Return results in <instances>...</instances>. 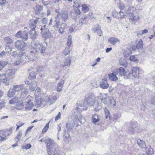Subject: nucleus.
Listing matches in <instances>:
<instances>
[{
    "instance_id": "obj_1",
    "label": "nucleus",
    "mask_w": 155,
    "mask_h": 155,
    "mask_svg": "<svg viewBox=\"0 0 155 155\" xmlns=\"http://www.w3.org/2000/svg\"><path fill=\"white\" fill-rule=\"evenodd\" d=\"M43 141L47 143V149L48 155H58L57 152L58 149V145L56 142H54L53 140L48 137Z\"/></svg>"
},
{
    "instance_id": "obj_2",
    "label": "nucleus",
    "mask_w": 155,
    "mask_h": 155,
    "mask_svg": "<svg viewBox=\"0 0 155 155\" xmlns=\"http://www.w3.org/2000/svg\"><path fill=\"white\" fill-rule=\"evenodd\" d=\"M68 16L66 11H62L59 13L55 16L54 21V24L53 27L55 28H58L60 25V23L65 21L68 19Z\"/></svg>"
},
{
    "instance_id": "obj_3",
    "label": "nucleus",
    "mask_w": 155,
    "mask_h": 155,
    "mask_svg": "<svg viewBox=\"0 0 155 155\" xmlns=\"http://www.w3.org/2000/svg\"><path fill=\"white\" fill-rule=\"evenodd\" d=\"M85 100L87 106L93 105L95 102V96L93 93H89L86 95Z\"/></svg>"
},
{
    "instance_id": "obj_4",
    "label": "nucleus",
    "mask_w": 155,
    "mask_h": 155,
    "mask_svg": "<svg viewBox=\"0 0 155 155\" xmlns=\"http://www.w3.org/2000/svg\"><path fill=\"white\" fill-rule=\"evenodd\" d=\"M36 52L35 50H34L33 51H31L29 54V56H27L26 57V56L24 55V52L20 51V53L18 54V56L21 57L23 59L25 58V61H31L33 60V58L34 57ZM23 60H24L23 59Z\"/></svg>"
},
{
    "instance_id": "obj_5",
    "label": "nucleus",
    "mask_w": 155,
    "mask_h": 155,
    "mask_svg": "<svg viewBox=\"0 0 155 155\" xmlns=\"http://www.w3.org/2000/svg\"><path fill=\"white\" fill-rule=\"evenodd\" d=\"M15 47L18 49L24 51L27 48V44L21 40H17L15 42Z\"/></svg>"
},
{
    "instance_id": "obj_6",
    "label": "nucleus",
    "mask_w": 155,
    "mask_h": 155,
    "mask_svg": "<svg viewBox=\"0 0 155 155\" xmlns=\"http://www.w3.org/2000/svg\"><path fill=\"white\" fill-rule=\"evenodd\" d=\"M40 71V67H37V68H31L29 70V74L28 77L29 79L31 80H34L36 77V75L37 73L39 72Z\"/></svg>"
},
{
    "instance_id": "obj_7",
    "label": "nucleus",
    "mask_w": 155,
    "mask_h": 155,
    "mask_svg": "<svg viewBox=\"0 0 155 155\" xmlns=\"http://www.w3.org/2000/svg\"><path fill=\"white\" fill-rule=\"evenodd\" d=\"M34 50L40 53H43L45 50V47L42 44L38 42H35L33 44Z\"/></svg>"
},
{
    "instance_id": "obj_8",
    "label": "nucleus",
    "mask_w": 155,
    "mask_h": 155,
    "mask_svg": "<svg viewBox=\"0 0 155 155\" xmlns=\"http://www.w3.org/2000/svg\"><path fill=\"white\" fill-rule=\"evenodd\" d=\"M12 132V128L11 127L7 130H0V141L4 140H6V137Z\"/></svg>"
},
{
    "instance_id": "obj_9",
    "label": "nucleus",
    "mask_w": 155,
    "mask_h": 155,
    "mask_svg": "<svg viewBox=\"0 0 155 155\" xmlns=\"http://www.w3.org/2000/svg\"><path fill=\"white\" fill-rule=\"evenodd\" d=\"M28 32L26 30L23 31H19L16 33V36L18 38H21L23 41H26L28 38Z\"/></svg>"
},
{
    "instance_id": "obj_10",
    "label": "nucleus",
    "mask_w": 155,
    "mask_h": 155,
    "mask_svg": "<svg viewBox=\"0 0 155 155\" xmlns=\"http://www.w3.org/2000/svg\"><path fill=\"white\" fill-rule=\"evenodd\" d=\"M25 83L26 85H30L29 90L31 91L35 90L37 85L36 82L35 80H30V81H25Z\"/></svg>"
},
{
    "instance_id": "obj_11",
    "label": "nucleus",
    "mask_w": 155,
    "mask_h": 155,
    "mask_svg": "<svg viewBox=\"0 0 155 155\" xmlns=\"http://www.w3.org/2000/svg\"><path fill=\"white\" fill-rule=\"evenodd\" d=\"M135 8L134 7H130L127 8H126L125 10V12L127 15L129 16L130 18L131 17H133L134 15V11Z\"/></svg>"
},
{
    "instance_id": "obj_12",
    "label": "nucleus",
    "mask_w": 155,
    "mask_h": 155,
    "mask_svg": "<svg viewBox=\"0 0 155 155\" xmlns=\"http://www.w3.org/2000/svg\"><path fill=\"white\" fill-rule=\"evenodd\" d=\"M114 72L116 74H119L121 77L125 76L126 75L127 72L124 68L123 67H120L119 68H116L114 71Z\"/></svg>"
},
{
    "instance_id": "obj_13",
    "label": "nucleus",
    "mask_w": 155,
    "mask_h": 155,
    "mask_svg": "<svg viewBox=\"0 0 155 155\" xmlns=\"http://www.w3.org/2000/svg\"><path fill=\"white\" fill-rule=\"evenodd\" d=\"M45 25L42 27L40 30L41 31V34L43 37L44 38H47L50 35L49 30L45 28Z\"/></svg>"
},
{
    "instance_id": "obj_14",
    "label": "nucleus",
    "mask_w": 155,
    "mask_h": 155,
    "mask_svg": "<svg viewBox=\"0 0 155 155\" xmlns=\"http://www.w3.org/2000/svg\"><path fill=\"white\" fill-rule=\"evenodd\" d=\"M77 104L78 106L81 107H83L82 110H86L88 108V106L85 100H81L80 101L78 102Z\"/></svg>"
},
{
    "instance_id": "obj_15",
    "label": "nucleus",
    "mask_w": 155,
    "mask_h": 155,
    "mask_svg": "<svg viewBox=\"0 0 155 155\" xmlns=\"http://www.w3.org/2000/svg\"><path fill=\"white\" fill-rule=\"evenodd\" d=\"M25 103V109L27 111L30 110H31L34 105L32 101L30 100L28 101H26Z\"/></svg>"
},
{
    "instance_id": "obj_16",
    "label": "nucleus",
    "mask_w": 155,
    "mask_h": 155,
    "mask_svg": "<svg viewBox=\"0 0 155 155\" xmlns=\"http://www.w3.org/2000/svg\"><path fill=\"white\" fill-rule=\"evenodd\" d=\"M66 24L62 22V23H60V25L59 28H57V31L59 34H62L64 32V30L66 27Z\"/></svg>"
},
{
    "instance_id": "obj_17",
    "label": "nucleus",
    "mask_w": 155,
    "mask_h": 155,
    "mask_svg": "<svg viewBox=\"0 0 155 155\" xmlns=\"http://www.w3.org/2000/svg\"><path fill=\"white\" fill-rule=\"evenodd\" d=\"M38 22V19H36L34 20L32 19L30 20L29 21V26L31 29H34L36 26V24Z\"/></svg>"
},
{
    "instance_id": "obj_18",
    "label": "nucleus",
    "mask_w": 155,
    "mask_h": 155,
    "mask_svg": "<svg viewBox=\"0 0 155 155\" xmlns=\"http://www.w3.org/2000/svg\"><path fill=\"white\" fill-rule=\"evenodd\" d=\"M71 59L70 58H67L63 61L61 62V67L64 68L65 66L70 65L71 63Z\"/></svg>"
},
{
    "instance_id": "obj_19",
    "label": "nucleus",
    "mask_w": 155,
    "mask_h": 155,
    "mask_svg": "<svg viewBox=\"0 0 155 155\" xmlns=\"http://www.w3.org/2000/svg\"><path fill=\"white\" fill-rule=\"evenodd\" d=\"M16 71L14 68L12 67L6 71V74L8 76H12L15 74Z\"/></svg>"
},
{
    "instance_id": "obj_20",
    "label": "nucleus",
    "mask_w": 155,
    "mask_h": 155,
    "mask_svg": "<svg viewBox=\"0 0 155 155\" xmlns=\"http://www.w3.org/2000/svg\"><path fill=\"white\" fill-rule=\"evenodd\" d=\"M100 95H102V97L101 98V101L104 104H107L109 101V98L108 95L105 94H102L100 93Z\"/></svg>"
},
{
    "instance_id": "obj_21",
    "label": "nucleus",
    "mask_w": 155,
    "mask_h": 155,
    "mask_svg": "<svg viewBox=\"0 0 155 155\" xmlns=\"http://www.w3.org/2000/svg\"><path fill=\"white\" fill-rule=\"evenodd\" d=\"M100 86L101 88L103 89H105L109 87V84L106 80L102 79L100 82Z\"/></svg>"
},
{
    "instance_id": "obj_22",
    "label": "nucleus",
    "mask_w": 155,
    "mask_h": 155,
    "mask_svg": "<svg viewBox=\"0 0 155 155\" xmlns=\"http://www.w3.org/2000/svg\"><path fill=\"white\" fill-rule=\"evenodd\" d=\"M75 126V124L73 122H68L66 123L67 128L68 131H71L73 130V127Z\"/></svg>"
},
{
    "instance_id": "obj_23",
    "label": "nucleus",
    "mask_w": 155,
    "mask_h": 155,
    "mask_svg": "<svg viewBox=\"0 0 155 155\" xmlns=\"http://www.w3.org/2000/svg\"><path fill=\"white\" fill-rule=\"evenodd\" d=\"M108 41L113 45H115L117 42H120V40L117 38L110 37L108 39Z\"/></svg>"
},
{
    "instance_id": "obj_24",
    "label": "nucleus",
    "mask_w": 155,
    "mask_h": 155,
    "mask_svg": "<svg viewBox=\"0 0 155 155\" xmlns=\"http://www.w3.org/2000/svg\"><path fill=\"white\" fill-rule=\"evenodd\" d=\"M132 74L133 76L135 78H137L138 77V75L139 74V71L137 67L133 68L132 69Z\"/></svg>"
},
{
    "instance_id": "obj_25",
    "label": "nucleus",
    "mask_w": 155,
    "mask_h": 155,
    "mask_svg": "<svg viewBox=\"0 0 155 155\" xmlns=\"http://www.w3.org/2000/svg\"><path fill=\"white\" fill-rule=\"evenodd\" d=\"M21 93L20 95V98H24L27 95L28 92L27 89L23 87L21 90Z\"/></svg>"
},
{
    "instance_id": "obj_26",
    "label": "nucleus",
    "mask_w": 155,
    "mask_h": 155,
    "mask_svg": "<svg viewBox=\"0 0 155 155\" xmlns=\"http://www.w3.org/2000/svg\"><path fill=\"white\" fill-rule=\"evenodd\" d=\"M116 75H117V74H116L114 71L113 73L109 75V79L114 81L117 80L118 78L116 76Z\"/></svg>"
},
{
    "instance_id": "obj_27",
    "label": "nucleus",
    "mask_w": 155,
    "mask_h": 155,
    "mask_svg": "<svg viewBox=\"0 0 155 155\" xmlns=\"http://www.w3.org/2000/svg\"><path fill=\"white\" fill-rule=\"evenodd\" d=\"M136 127V125L135 123L133 122H131L130 127L128 128L129 133H133L134 132V129Z\"/></svg>"
},
{
    "instance_id": "obj_28",
    "label": "nucleus",
    "mask_w": 155,
    "mask_h": 155,
    "mask_svg": "<svg viewBox=\"0 0 155 155\" xmlns=\"http://www.w3.org/2000/svg\"><path fill=\"white\" fill-rule=\"evenodd\" d=\"M24 108V105L23 102L20 101H19L16 104L15 106L16 109L18 110H20L23 109Z\"/></svg>"
},
{
    "instance_id": "obj_29",
    "label": "nucleus",
    "mask_w": 155,
    "mask_h": 155,
    "mask_svg": "<svg viewBox=\"0 0 155 155\" xmlns=\"http://www.w3.org/2000/svg\"><path fill=\"white\" fill-rule=\"evenodd\" d=\"M29 33L31 38L32 39H35L37 36L36 31L34 29H31L29 31Z\"/></svg>"
},
{
    "instance_id": "obj_30",
    "label": "nucleus",
    "mask_w": 155,
    "mask_h": 155,
    "mask_svg": "<svg viewBox=\"0 0 155 155\" xmlns=\"http://www.w3.org/2000/svg\"><path fill=\"white\" fill-rule=\"evenodd\" d=\"M92 121L94 124H95L97 122H98L100 120L98 116L96 114H93L92 116Z\"/></svg>"
},
{
    "instance_id": "obj_31",
    "label": "nucleus",
    "mask_w": 155,
    "mask_h": 155,
    "mask_svg": "<svg viewBox=\"0 0 155 155\" xmlns=\"http://www.w3.org/2000/svg\"><path fill=\"white\" fill-rule=\"evenodd\" d=\"M127 58H121L119 60L120 64L123 66H126L127 65V62L126 61Z\"/></svg>"
},
{
    "instance_id": "obj_32",
    "label": "nucleus",
    "mask_w": 155,
    "mask_h": 155,
    "mask_svg": "<svg viewBox=\"0 0 155 155\" xmlns=\"http://www.w3.org/2000/svg\"><path fill=\"white\" fill-rule=\"evenodd\" d=\"M20 101V100L18 98V97H16L10 100L9 103L10 104H16Z\"/></svg>"
},
{
    "instance_id": "obj_33",
    "label": "nucleus",
    "mask_w": 155,
    "mask_h": 155,
    "mask_svg": "<svg viewBox=\"0 0 155 155\" xmlns=\"http://www.w3.org/2000/svg\"><path fill=\"white\" fill-rule=\"evenodd\" d=\"M42 7V6L41 5H37L36 7L35 8V14L36 15L39 14L41 12Z\"/></svg>"
},
{
    "instance_id": "obj_34",
    "label": "nucleus",
    "mask_w": 155,
    "mask_h": 155,
    "mask_svg": "<svg viewBox=\"0 0 155 155\" xmlns=\"http://www.w3.org/2000/svg\"><path fill=\"white\" fill-rule=\"evenodd\" d=\"M15 93L16 92L12 87V89H10L8 91L7 95L10 97H12L15 94Z\"/></svg>"
},
{
    "instance_id": "obj_35",
    "label": "nucleus",
    "mask_w": 155,
    "mask_h": 155,
    "mask_svg": "<svg viewBox=\"0 0 155 155\" xmlns=\"http://www.w3.org/2000/svg\"><path fill=\"white\" fill-rule=\"evenodd\" d=\"M137 48L140 51V50L141 51L143 49V41L140 40L138 43L136 45Z\"/></svg>"
},
{
    "instance_id": "obj_36",
    "label": "nucleus",
    "mask_w": 155,
    "mask_h": 155,
    "mask_svg": "<svg viewBox=\"0 0 155 155\" xmlns=\"http://www.w3.org/2000/svg\"><path fill=\"white\" fill-rule=\"evenodd\" d=\"M23 87H22V86L21 85H14L13 86V89L16 92L21 90Z\"/></svg>"
},
{
    "instance_id": "obj_37",
    "label": "nucleus",
    "mask_w": 155,
    "mask_h": 155,
    "mask_svg": "<svg viewBox=\"0 0 155 155\" xmlns=\"http://www.w3.org/2000/svg\"><path fill=\"white\" fill-rule=\"evenodd\" d=\"M64 83V81L62 80L60 83H58L57 87V90L58 91H61L62 88Z\"/></svg>"
},
{
    "instance_id": "obj_38",
    "label": "nucleus",
    "mask_w": 155,
    "mask_h": 155,
    "mask_svg": "<svg viewBox=\"0 0 155 155\" xmlns=\"http://www.w3.org/2000/svg\"><path fill=\"white\" fill-rule=\"evenodd\" d=\"M137 143L138 145L140 147L143 148L145 147L146 145L144 141L139 139L137 140Z\"/></svg>"
},
{
    "instance_id": "obj_39",
    "label": "nucleus",
    "mask_w": 155,
    "mask_h": 155,
    "mask_svg": "<svg viewBox=\"0 0 155 155\" xmlns=\"http://www.w3.org/2000/svg\"><path fill=\"white\" fill-rule=\"evenodd\" d=\"M8 64V62L5 61H0V71L4 68Z\"/></svg>"
},
{
    "instance_id": "obj_40",
    "label": "nucleus",
    "mask_w": 155,
    "mask_h": 155,
    "mask_svg": "<svg viewBox=\"0 0 155 155\" xmlns=\"http://www.w3.org/2000/svg\"><path fill=\"white\" fill-rule=\"evenodd\" d=\"M82 10L84 13H87L90 10L89 8L86 4L82 5Z\"/></svg>"
},
{
    "instance_id": "obj_41",
    "label": "nucleus",
    "mask_w": 155,
    "mask_h": 155,
    "mask_svg": "<svg viewBox=\"0 0 155 155\" xmlns=\"http://www.w3.org/2000/svg\"><path fill=\"white\" fill-rule=\"evenodd\" d=\"M146 150L147 154L148 155H151L153 153V150L150 146H149V147H147Z\"/></svg>"
},
{
    "instance_id": "obj_42",
    "label": "nucleus",
    "mask_w": 155,
    "mask_h": 155,
    "mask_svg": "<svg viewBox=\"0 0 155 155\" xmlns=\"http://www.w3.org/2000/svg\"><path fill=\"white\" fill-rule=\"evenodd\" d=\"M5 42L8 44H11L13 43L12 40L9 37H7L4 38Z\"/></svg>"
},
{
    "instance_id": "obj_43",
    "label": "nucleus",
    "mask_w": 155,
    "mask_h": 155,
    "mask_svg": "<svg viewBox=\"0 0 155 155\" xmlns=\"http://www.w3.org/2000/svg\"><path fill=\"white\" fill-rule=\"evenodd\" d=\"M119 14L120 16V18H126L127 17L126 16L127 15L125 14V12H124L121 11H120L119 12Z\"/></svg>"
},
{
    "instance_id": "obj_44",
    "label": "nucleus",
    "mask_w": 155,
    "mask_h": 155,
    "mask_svg": "<svg viewBox=\"0 0 155 155\" xmlns=\"http://www.w3.org/2000/svg\"><path fill=\"white\" fill-rule=\"evenodd\" d=\"M71 38V36L70 35H69L68 38V41H67V45L68 47L70 46L71 45L72 43Z\"/></svg>"
},
{
    "instance_id": "obj_45",
    "label": "nucleus",
    "mask_w": 155,
    "mask_h": 155,
    "mask_svg": "<svg viewBox=\"0 0 155 155\" xmlns=\"http://www.w3.org/2000/svg\"><path fill=\"white\" fill-rule=\"evenodd\" d=\"M121 116L120 114L118 113L114 114L113 116V118L114 120H117Z\"/></svg>"
},
{
    "instance_id": "obj_46",
    "label": "nucleus",
    "mask_w": 155,
    "mask_h": 155,
    "mask_svg": "<svg viewBox=\"0 0 155 155\" xmlns=\"http://www.w3.org/2000/svg\"><path fill=\"white\" fill-rule=\"evenodd\" d=\"M49 123L50 121L44 127L42 130L43 132H45L47 131L49 128Z\"/></svg>"
},
{
    "instance_id": "obj_47",
    "label": "nucleus",
    "mask_w": 155,
    "mask_h": 155,
    "mask_svg": "<svg viewBox=\"0 0 155 155\" xmlns=\"http://www.w3.org/2000/svg\"><path fill=\"white\" fill-rule=\"evenodd\" d=\"M101 27L98 25H96L92 29L94 33H96L97 30L100 28Z\"/></svg>"
},
{
    "instance_id": "obj_48",
    "label": "nucleus",
    "mask_w": 155,
    "mask_h": 155,
    "mask_svg": "<svg viewBox=\"0 0 155 155\" xmlns=\"http://www.w3.org/2000/svg\"><path fill=\"white\" fill-rule=\"evenodd\" d=\"M70 50L69 48H66L64 50V53L65 54V55L69 54L70 53Z\"/></svg>"
},
{
    "instance_id": "obj_49",
    "label": "nucleus",
    "mask_w": 155,
    "mask_h": 155,
    "mask_svg": "<svg viewBox=\"0 0 155 155\" xmlns=\"http://www.w3.org/2000/svg\"><path fill=\"white\" fill-rule=\"evenodd\" d=\"M31 147V146L30 144H26L25 146H23L22 148L23 149H30Z\"/></svg>"
},
{
    "instance_id": "obj_50",
    "label": "nucleus",
    "mask_w": 155,
    "mask_h": 155,
    "mask_svg": "<svg viewBox=\"0 0 155 155\" xmlns=\"http://www.w3.org/2000/svg\"><path fill=\"white\" fill-rule=\"evenodd\" d=\"M21 132L20 131L17 134L16 137L15 138V139H18V140H20V138L21 137Z\"/></svg>"
},
{
    "instance_id": "obj_51",
    "label": "nucleus",
    "mask_w": 155,
    "mask_h": 155,
    "mask_svg": "<svg viewBox=\"0 0 155 155\" xmlns=\"http://www.w3.org/2000/svg\"><path fill=\"white\" fill-rule=\"evenodd\" d=\"M130 18L133 20H137L139 19V17L138 15L134 16V15H133V17H131Z\"/></svg>"
},
{
    "instance_id": "obj_52",
    "label": "nucleus",
    "mask_w": 155,
    "mask_h": 155,
    "mask_svg": "<svg viewBox=\"0 0 155 155\" xmlns=\"http://www.w3.org/2000/svg\"><path fill=\"white\" fill-rule=\"evenodd\" d=\"M75 15H80L81 13L80 10L78 8H76L75 10Z\"/></svg>"
},
{
    "instance_id": "obj_53",
    "label": "nucleus",
    "mask_w": 155,
    "mask_h": 155,
    "mask_svg": "<svg viewBox=\"0 0 155 155\" xmlns=\"http://www.w3.org/2000/svg\"><path fill=\"white\" fill-rule=\"evenodd\" d=\"M97 34L98 35L100 36L102 34V31L101 29V27L99 28L97 30V31L96 32Z\"/></svg>"
},
{
    "instance_id": "obj_54",
    "label": "nucleus",
    "mask_w": 155,
    "mask_h": 155,
    "mask_svg": "<svg viewBox=\"0 0 155 155\" xmlns=\"http://www.w3.org/2000/svg\"><path fill=\"white\" fill-rule=\"evenodd\" d=\"M130 59L131 61H134L137 60L136 57L134 55L131 56L130 58Z\"/></svg>"
},
{
    "instance_id": "obj_55",
    "label": "nucleus",
    "mask_w": 155,
    "mask_h": 155,
    "mask_svg": "<svg viewBox=\"0 0 155 155\" xmlns=\"http://www.w3.org/2000/svg\"><path fill=\"white\" fill-rule=\"evenodd\" d=\"M5 105V103L2 101H0V110L2 109Z\"/></svg>"
},
{
    "instance_id": "obj_56",
    "label": "nucleus",
    "mask_w": 155,
    "mask_h": 155,
    "mask_svg": "<svg viewBox=\"0 0 155 155\" xmlns=\"http://www.w3.org/2000/svg\"><path fill=\"white\" fill-rule=\"evenodd\" d=\"M61 113L59 112L57 115L56 116L55 120L57 121L59 120L61 117Z\"/></svg>"
},
{
    "instance_id": "obj_57",
    "label": "nucleus",
    "mask_w": 155,
    "mask_h": 155,
    "mask_svg": "<svg viewBox=\"0 0 155 155\" xmlns=\"http://www.w3.org/2000/svg\"><path fill=\"white\" fill-rule=\"evenodd\" d=\"M6 2V0H0V5L2 6L5 5Z\"/></svg>"
},
{
    "instance_id": "obj_58",
    "label": "nucleus",
    "mask_w": 155,
    "mask_h": 155,
    "mask_svg": "<svg viewBox=\"0 0 155 155\" xmlns=\"http://www.w3.org/2000/svg\"><path fill=\"white\" fill-rule=\"evenodd\" d=\"M105 115H106V119L108 117L109 118H110V114L109 113V111H108V110H107V111H106Z\"/></svg>"
},
{
    "instance_id": "obj_59",
    "label": "nucleus",
    "mask_w": 155,
    "mask_h": 155,
    "mask_svg": "<svg viewBox=\"0 0 155 155\" xmlns=\"http://www.w3.org/2000/svg\"><path fill=\"white\" fill-rule=\"evenodd\" d=\"M75 26H74L72 25L71 26L69 29V31L71 33H72L74 30L75 29Z\"/></svg>"
},
{
    "instance_id": "obj_60",
    "label": "nucleus",
    "mask_w": 155,
    "mask_h": 155,
    "mask_svg": "<svg viewBox=\"0 0 155 155\" xmlns=\"http://www.w3.org/2000/svg\"><path fill=\"white\" fill-rule=\"evenodd\" d=\"M5 50L7 52H9L12 51V49L9 46H6L5 48Z\"/></svg>"
},
{
    "instance_id": "obj_61",
    "label": "nucleus",
    "mask_w": 155,
    "mask_h": 155,
    "mask_svg": "<svg viewBox=\"0 0 155 155\" xmlns=\"http://www.w3.org/2000/svg\"><path fill=\"white\" fill-rule=\"evenodd\" d=\"M77 113H75L74 116V118L76 120L78 121V120L79 119V116L78 115V114H79L78 112H77Z\"/></svg>"
},
{
    "instance_id": "obj_62",
    "label": "nucleus",
    "mask_w": 155,
    "mask_h": 155,
    "mask_svg": "<svg viewBox=\"0 0 155 155\" xmlns=\"http://www.w3.org/2000/svg\"><path fill=\"white\" fill-rule=\"evenodd\" d=\"M41 103V101L40 100H38L36 101V104L38 107H39L40 106Z\"/></svg>"
},
{
    "instance_id": "obj_63",
    "label": "nucleus",
    "mask_w": 155,
    "mask_h": 155,
    "mask_svg": "<svg viewBox=\"0 0 155 155\" xmlns=\"http://www.w3.org/2000/svg\"><path fill=\"white\" fill-rule=\"evenodd\" d=\"M101 105H99L97 106V108L95 107L94 108V110L96 111H99L100 109L101 108Z\"/></svg>"
},
{
    "instance_id": "obj_64",
    "label": "nucleus",
    "mask_w": 155,
    "mask_h": 155,
    "mask_svg": "<svg viewBox=\"0 0 155 155\" xmlns=\"http://www.w3.org/2000/svg\"><path fill=\"white\" fill-rule=\"evenodd\" d=\"M151 103L154 105H155V97H153L151 101Z\"/></svg>"
}]
</instances>
